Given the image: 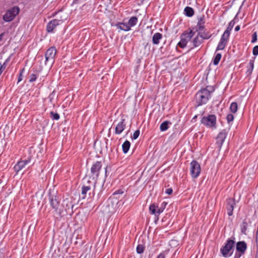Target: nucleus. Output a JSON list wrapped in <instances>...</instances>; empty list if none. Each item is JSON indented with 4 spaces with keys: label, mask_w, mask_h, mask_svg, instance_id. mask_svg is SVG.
<instances>
[{
    "label": "nucleus",
    "mask_w": 258,
    "mask_h": 258,
    "mask_svg": "<svg viewBox=\"0 0 258 258\" xmlns=\"http://www.w3.org/2000/svg\"><path fill=\"white\" fill-rule=\"evenodd\" d=\"M74 207L73 198L69 197L64 199L60 205L58 214L61 216H64L68 214H72L73 213Z\"/></svg>",
    "instance_id": "f257e3e1"
},
{
    "label": "nucleus",
    "mask_w": 258,
    "mask_h": 258,
    "mask_svg": "<svg viewBox=\"0 0 258 258\" xmlns=\"http://www.w3.org/2000/svg\"><path fill=\"white\" fill-rule=\"evenodd\" d=\"M211 92L207 88L202 89L196 95V100L198 106L206 104L211 97Z\"/></svg>",
    "instance_id": "f03ea898"
},
{
    "label": "nucleus",
    "mask_w": 258,
    "mask_h": 258,
    "mask_svg": "<svg viewBox=\"0 0 258 258\" xmlns=\"http://www.w3.org/2000/svg\"><path fill=\"white\" fill-rule=\"evenodd\" d=\"M235 244V241L231 239L226 241L225 245L221 248L220 251L225 257H230L233 253V248Z\"/></svg>",
    "instance_id": "7ed1b4c3"
},
{
    "label": "nucleus",
    "mask_w": 258,
    "mask_h": 258,
    "mask_svg": "<svg viewBox=\"0 0 258 258\" xmlns=\"http://www.w3.org/2000/svg\"><path fill=\"white\" fill-rule=\"evenodd\" d=\"M49 203L52 208L55 210L57 214H58L60 205L59 204L58 198L56 196V192L54 190H53L51 192V189H50L49 194Z\"/></svg>",
    "instance_id": "20e7f679"
},
{
    "label": "nucleus",
    "mask_w": 258,
    "mask_h": 258,
    "mask_svg": "<svg viewBox=\"0 0 258 258\" xmlns=\"http://www.w3.org/2000/svg\"><path fill=\"white\" fill-rule=\"evenodd\" d=\"M56 53V49L54 47H50L45 53V65L51 67L54 62V57Z\"/></svg>",
    "instance_id": "39448f33"
},
{
    "label": "nucleus",
    "mask_w": 258,
    "mask_h": 258,
    "mask_svg": "<svg viewBox=\"0 0 258 258\" xmlns=\"http://www.w3.org/2000/svg\"><path fill=\"white\" fill-rule=\"evenodd\" d=\"M195 34V32L191 30L189 32L184 33L181 36V40L178 42V45L181 48H184L187 44L190 42L192 37Z\"/></svg>",
    "instance_id": "423d86ee"
},
{
    "label": "nucleus",
    "mask_w": 258,
    "mask_h": 258,
    "mask_svg": "<svg viewBox=\"0 0 258 258\" xmlns=\"http://www.w3.org/2000/svg\"><path fill=\"white\" fill-rule=\"evenodd\" d=\"M19 13V8L17 7H14L7 11L6 14L3 16V19L5 22H11Z\"/></svg>",
    "instance_id": "0eeeda50"
},
{
    "label": "nucleus",
    "mask_w": 258,
    "mask_h": 258,
    "mask_svg": "<svg viewBox=\"0 0 258 258\" xmlns=\"http://www.w3.org/2000/svg\"><path fill=\"white\" fill-rule=\"evenodd\" d=\"M201 123L208 127L215 128L216 124V117L211 114L208 116H204L201 119Z\"/></svg>",
    "instance_id": "6e6552de"
},
{
    "label": "nucleus",
    "mask_w": 258,
    "mask_h": 258,
    "mask_svg": "<svg viewBox=\"0 0 258 258\" xmlns=\"http://www.w3.org/2000/svg\"><path fill=\"white\" fill-rule=\"evenodd\" d=\"M190 173L192 178L198 177L201 173V166L196 161H192L190 164Z\"/></svg>",
    "instance_id": "1a4fd4ad"
},
{
    "label": "nucleus",
    "mask_w": 258,
    "mask_h": 258,
    "mask_svg": "<svg viewBox=\"0 0 258 258\" xmlns=\"http://www.w3.org/2000/svg\"><path fill=\"white\" fill-rule=\"evenodd\" d=\"M101 167L102 165L100 162L97 161L93 164L91 168V173L93 178H98Z\"/></svg>",
    "instance_id": "9d476101"
},
{
    "label": "nucleus",
    "mask_w": 258,
    "mask_h": 258,
    "mask_svg": "<svg viewBox=\"0 0 258 258\" xmlns=\"http://www.w3.org/2000/svg\"><path fill=\"white\" fill-rule=\"evenodd\" d=\"M164 208L163 207H159L156 204L153 203L149 206V211L151 214L155 216H158L163 212Z\"/></svg>",
    "instance_id": "9b49d317"
},
{
    "label": "nucleus",
    "mask_w": 258,
    "mask_h": 258,
    "mask_svg": "<svg viewBox=\"0 0 258 258\" xmlns=\"http://www.w3.org/2000/svg\"><path fill=\"white\" fill-rule=\"evenodd\" d=\"M63 21V19H53L50 21L47 25V31L51 32L53 29L58 25L61 24Z\"/></svg>",
    "instance_id": "f8f14e48"
},
{
    "label": "nucleus",
    "mask_w": 258,
    "mask_h": 258,
    "mask_svg": "<svg viewBox=\"0 0 258 258\" xmlns=\"http://www.w3.org/2000/svg\"><path fill=\"white\" fill-rule=\"evenodd\" d=\"M227 135V132L226 130H223L221 132L217 138V144L219 148H221L223 143L225 141Z\"/></svg>",
    "instance_id": "ddd939ff"
},
{
    "label": "nucleus",
    "mask_w": 258,
    "mask_h": 258,
    "mask_svg": "<svg viewBox=\"0 0 258 258\" xmlns=\"http://www.w3.org/2000/svg\"><path fill=\"white\" fill-rule=\"evenodd\" d=\"M30 162V159L26 160H21L19 161L14 167V169L16 172H19Z\"/></svg>",
    "instance_id": "4468645a"
},
{
    "label": "nucleus",
    "mask_w": 258,
    "mask_h": 258,
    "mask_svg": "<svg viewBox=\"0 0 258 258\" xmlns=\"http://www.w3.org/2000/svg\"><path fill=\"white\" fill-rule=\"evenodd\" d=\"M246 243L244 241H239L236 244V250L242 254H244L246 249Z\"/></svg>",
    "instance_id": "2eb2a0df"
},
{
    "label": "nucleus",
    "mask_w": 258,
    "mask_h": 258,
    "mask_svg": "<svg viewBox=\"0 0 258 258\" xmlns=\"http://www.w3.org/2000/svg\"><path fill=\"white\" fill-rule=\"evenodd\" d=\"M125 127V123L124 119H122L121 121L118 123L115 127V133L116 134H120L124 130Z\"/></svg>",
    "instance_id": "dca6fc26"
},
{
    "label": "nucleus",
    "mask_w": 258,
    "mask_h": 258,
    "mask_svg": "<svg viewBox=\"0 0 258 258\" xmlns=\"http://www.w3.org/2000/svg\"><path fill=\"white\" fill-rule=\"evenodd\" d=\"M235 205V201L232 199H229L228 201V205L227 206V213L229 216L233 214V210Z\"/></svg>",
    "instance_id": "f3484780"
},
{
    "label": "nucleus",
    "mask_w": 258,
    "mask_h": 258,
    "mask_svg": "<svg viewBox=\"0 0 258 258\" xmlns=\"http://www.w3.org/2000/svg\"><path fill=\"white\" fill-rule=\"evenodd\" d=\"M203 41V38L201 37V36L198 34L194 38L191 42L192 43V45L194 47H198L202 43Z\"/></svg>",
    "instance_id": "a211bd4d"
},
{
    "label": "nucleus",
    "mask_w": 258,
    "mask_h": 258,
    "mask_svg": "<svg viewBox=\"0 0 258 258\" xmlns=\"http://www.w3.org/2000/svg\"><path fill=\"white\" fill-rule=\"evenodd\" d=\"M116 27L120 30H123L124 31H128L131 29L128 23H120L116 25Z\"/></svg>",
    "instance_id": "6ab92c4d"
},
{
    "label": "nucleus",
    "mask_w": 258,
    "mask_h": 258,
    "mask_svg": "<svg viewBox=\"0 0 258 258\" xmlns=\"http://www.w3.org/2000/svg\"><path fill=\"white\" fill-rule=\"evenodd\" d=\"M162 38V35L160 33H155L152 38L153 44L157 45L159 43L160 40Z\"/></svg>",
    "instance_id": "aec40b11"
},
{
    "label": "nucleus",
    "mask_w": 258,
    "mask_h": 258,
    "mask_svg": "<svg viewBox=\"0 0 258 258\" xmlns=\"http://www.w3.org/2000/svg\"><path fill=\"white\" fill-rule=\"evenodd\" d=\"M131 144L128 141H125L122 145V150L124 153H126L130 148Z\"/></svg>",
    "instance_id": "412c9836"
},
{
    "label": "nucleus",
    "mask_w": 258,
    "mask_h": 258,
    "mask_svg": "<svg viewBox=\"0 0 258 258\" xmlns=\"http://www.w3.org/2000/svg\"><path fill=\"white\" fill-rule=\"evenodd\" d=\"M169 124L170 123L168 121H164L163 122L160 126V130L162 132H164L168 130L169 128Z\"/></svg>",
    "instance_id": "4be33fe9"
},
{
    "label": "nucleus",
    "mask_w": 258,
    "mask_h": 258,
    "mask_svg": "<svg viewBox=\"0 0 258 258\" xmlns=\"http://www.w3.org/2000/svg\"><path fill=\"white\" fill-rule=\"evenodd\" d=\"M137 22L138 18L136 17H132L129 19L127 23L130 27L131 28L135 26L137 24Z\"/></svg>",
    "instance_id": "5701e85b"
},
{
    "label": "nucleus",
    "mask_w": 258,
    "mask_h": 258,
    "mask_svg": "<svg viewBox=\"0 0 258 258\" xmlns=\"http://www.w3.org/2000/svg\"><path fill=\"white\" fill-rule=\"evenodd\" d=\"M184 13L188 17H191L194 14L193 9L189 7H186L184 9Z\"/></svg>",
    "instance_id": "b1692460"
},
{
    "label": "nucleus",
    "mask_w": 258,
    "mask_h": 258,
    "mask_svg": "<svg viewBox=\"0 0 258 258\" xmlns=\"http://www.w3.org/2000/svg\"><path fill=\"white\" fill-rule=\"evenodd\" d=\"M230 34V33L229 32L225 31L221 37L220 41L227 43Z\"/></svg>",
    "instance_id": "393cba45"
},
{
    "label": "nucleus",
    "mask_w": 258,
    "mask_h": 258,
    "mask_svg": "<svg viewBox=\"0 0 258 258\" xmlns=\"http://www.w3.org/2000/svg\"><path fill=\"white\" fill-rule=\"evenodd\" d=\"M253 67H254V61L253 60H251L249 61V62L248 64V66H247L248 69H247L246 73L248 75H250L252 73L253 69Z\"/></svg>",
    "instance_id": "a878e982"
},
{
    "label": "nucleus",
    "mask_w": 258,
    "mask_h": 258,
    "mask_svg": "<svg viewBox=\"0 0 258 258\" xmlns=\"http://www.w3.org/2000/svg\"><path fill=\"white\" fill-rule=\"evenodd\" d=\"M198 34L199 35H200L201 37L203 38V40L204 39H209L211 36V35L209 32H200L198 33Z\"/></svg>",
    "instance_id": "bb28decb"
},
{
    "label": "nucleus",
    "mask_w": 258,
    "mask_h": 258,
    "mask_svg": "<svg viewBox=\"0 0 258 258\" xmlns=\"http://www.w3.org/2000/svg\"><path fill=\"white\" fill-rule=\"evenodd\" d=\"M226 44H227V43L220 40V41L218 44V46L217 47L216 50L217 51V50H221L224 49V48L225 47Z\"/></svg>",
    "instance_id": "cd10ccee"
},
{
    "label": "nucleus",
    "mask_w": 258,
    "mask_h": 258,
    "mask_svg": "<svg viewBox=\"0 0 258 258\" xmlns=\"http://www.w3.org/2000/svg\"><path fill=\"white\" fill-rule=\"evenodd\" d=\"M238 105L237 103L232 102L230 106V109L231 111L233 113H235L237 110Z\"/></svg>",
    "instance_id": "c85d7f7f"
},
{
    "label": "nucleus",
    "mask_w": 258,
    "mask_h": 258,
    "mask_svg": "<svg viewBox=\"0 0 258 258\" xmlns=\"http://www.w3.org/2000/svg\"><path fill=\"white\" fill-rule=\"evenodd\" d=\"M235 23L234 20L231 21L229 23L228 26L225 31L226 32H229L230 33V32H231V30L232 29V28H233V27L235 25Z\"/></svg>",
    "instance_id": "c756f323"
},
{
    "label": "nucleus",
    "mask_w": 258,
    "mask_h": 258,
    "mask_svg": "<svg viewBox=\"0 0 258 258\" xmlns=\"http://www.w3.org/2000/svg\"><path fill=\"white\" fill-rule=\"evenodd\" d=\"M221 58V54L220 53H217L213 60V63L215 65H217Z\"/></svg>",
    "instance_id": "7c9ffc66"
},
{
    "label": "nucleus",
    "mask_w": 258,
    "mask_h": 258,
    "mask_svg": "<svg viewBox=\"0 0 258 258\" xmlns=\"http://www.w3.org/2000/svg\"><path fill=\"white\" fill-rule=\"evenodd\" d=\"M137 252L138 253H142L145 249V246L142 244H138L137 246Z\"/></svg>",
    "instance_id": "2f4dec72"
},
{
    "label": "nucleus",
    "mask_w": 258,
    "mask_h": 258,
    "mask_svg": "<svg viewBox=\"0 0 258 258\" xmlns=\"http://www.w3.org/2000/svg\"><path fill=\"white\" fill-rule=\"evenodd\" d=\"M204 22L201 20L199 21L198 23L197 27H198V30L199 31H202L204 29Z\"/></svg>",
    "instance_id": "473e14b6"
},
{
    "label": "nucleus",
    "mask_w": 258,
    "mask_h": 258,
    "mask_svg": "<svg viewBox=\"0 0 258 258\" xmlns=\"http://www.w3.org/2000/svg\"><path fill=\"white\" fill-rule=\"evenodd\" d=\"M90 189V188L89 186H83L82 188V195H83L82 198L84 199L85 198V196L88 190Z\"/></svg>",
    "instance_id": "72a5a7b5"
},
{
    "label": "nucleus",
    "mask_w": 258,
    "mask_h": 258,
    "mask_svg": "<svg viewBox=\"0 0 258 258\" xmlns=\"http://www.w3.org/2000/svg\"><path fill=\"white\" fill-rule=\"evenodd\" d=\"M50 117L53 120H58L59 118V115L57 113L51 112Z\"/></svg>",
    "instance_id": "f704fd0d"
},
{
    "label": "nucleus",
    "mask_w": 258,
    "mask_h": 258,
    "mask_svg": "<svg viewBox=\"0 0 258 258\" xmlns=\"http://www.w3.org/2000/svg\"><path fill=\"white\" fill-rule=\"evenodd\" d=\"M139 135H140V131L137 130L134 133L133 136L132 137V138L133 140H136L139 137Z\"/></svg>",
    "instance_id": "c9c22d12"
},
{
    "label": "nucleus",
    "mask_w": 258,
    "mask_h": 258,
    "mask_svg": "<svg viewBox=\"0 0 258 258\" xmlns=\"http://www.w3.org/2000/svg\"><path fill=\"white\" fill-rule=\"evenodd\" d=\"M227 120L228 123L232 122L234 119V116L231 114H229L227 116Z\"/></svg>",
    "instance_id": "e433bc0d"
},
{
    "label": "nucleus",
    "mask_w": 258,
    "mask_h": 258,
    "mask_svg": "<svg viewBox=\"0 0 258 258\" xmlns=\"http://www.w3.org/2000/svg\"><path fill=\"white\" fill-rule=\"evenodd\" d=\"M252 53L254 55H258V45L254 46L252 50Z\"/></svg>",
    "instance_id": "4c0bfd02"
},
{
    "label": "nucleus",
    "mask_w": 258,
    "mask_h": 258,
    "mask_svg": "<svg viewBox=\"0 0 258 258\" xmlns=\"http://www.w3.org/2000/svg\"><path fill=\"white\" fill-rule=\"evenodd\" d=\"M256 40H257V34H256V32H254L252 34L251 42L254 43L256 41Z\"/></svg>",
    "instance_id": "58836bf2"
},
{
    "label": "nucleus",
    "mask_w": 258,
    "mask_h": 258,
    "mask_svg": "<svg viewBox=\"0 0 258 258\" xmlns=\"http://www.w3.org/2000/svg\"><path fill=\"white\" fill-rule=\"evenodd\" d=\"M36 77L35 75L34 74H32L30 76V79L29 81L30 82H32L35 81L36 80Z\"/></svg>",
    "instance_id": "ea45409f"
},
{
    "label": "nucleus",
    "mask_w": 258,
    "mask_h": 258,
    "mask_svg": "<svg viewBox=\"0 0 258 258\" xmlns=\"http://www.w3.org/2000/svg\"><path fill=\"white\" fill-rule=\"evenodd\" d=\"M243 254H242L240 252H237L235 253L234 258H240V256Z\"/></svg>",
    "instance_id": "a19ab883"
},
{
    "label": "nucleus",
    "mask_w": 258,
    "mask_h": 258,
    "mask_svg": "<svg viewBox=\"0 0 258 258\" xmlns=\"http://www.w3.org/2000/svg\"><path fill=\"white\" fill-rule=\"evenodd\" d=\"M82 217H83V215H81V214H78L76 217V221L77 222H78V221L79 220H81L82 218Z\"/></svg>",
    "instance_id": "79ce46f5"
},
{
    "label": "nucleus",
    "mask_w": 258,
    "mask_h": 258,
    "mask_svg": "<svg viewBox=\"0 0 258 258\" xmlns=\"http://www.w3.org/2000/svg\"><path fill=\"white\" fill-rule=\"evenodd\" d=\"M172 189L170 188H167L165 190V193L168 195H170L172 194Z\"/></svg>",
    "instance_id": "37998d69"
},
{
    "label": "nucleus",
    "mask_w": 258,
    "mask_h": 258,
    "mask_svg": "<svg viewBox=\"0 0 258 258\" xmlns=\"http://www.w3.org/2000/svg\"><path fill=\"white\" fill-rule=\"evenodd\" d=\"M165 253L163 252H161L157 256V258H165Z\"/></svg>",
    "instance_id": "c03bdc74"
},
{
    "label": "nucleus",
    "mask_w": 258,
    "mask_h": 258,
    "mask_svg": "<svg viewBox=\"0 0 258 258\" xmlns=\"http://www.w3.org/2000/svg\"><path fill=\"white\" fill-rule=\"evenodd\" d=\"M22 73H21L20 74V75L18 78V83L20 82V81H21V80H22Z\"/></svg>",
    "instance_id": "a18cd8bd"
},
{
    "label": "nucleus",
    "mask_w": 258,
    "mask_h": 258,
    "mask_svg": "<svg viewBox=\"0 0 258 258\" xmlns=\"http://www.w3.org/2000/svg\"><path fill=\"white\" fill-rule=\"evenodd\" d=\"M239 29H240V26L239 25L236 26L235 28V31H238L239 30Z\"/></svg>",
    "instance_id": "49530a36"
},
{
    "label": "nucleus",
    "mask_w": 258,
    "mask_h": 258,
    "mask_svg": "<svg viewBox=\"0 0 258 258\" xmlns=\"http://www.w3.org/2000/svg\"><path fill=\"white\" fill-rule=\"evenodd\" d=\"M166 204H166V203L163 202V203H162V206H161V207H164V208H165V206L166 205Z\"/></svg>",
    "instance_id": "de8ad7c7"
},
{
    "label": "nucleus",
    "mask_w": 258,
    "mask_h": 258,
    "mask_svg": "<svg viewBox=\"0 0 258 258\" xmlns=\"http://www.w3.org/2000/svg\"><path fill=\"white\" fill-rule=\"evenodd\" d=\"M2 37H3V35L2 34H0V41L2 40Z\"/></svg>",
    "instance_id": "09e8293b"
},
{
    "label": "nucleus",
    "mask_w": 258,
    "mask_h": 258,
    "mask_svg": "<svg viewBox=\"0 0 258 258\" xmlns=\"http://www.w3.org/2000/svg\"><path fill=\"white\" fill-rule=\"evenodd\" d=\"M107 168H105V172H106Z\"/></svg>",
    "instance_id": "8fccbe9b"
}]
</instances>
